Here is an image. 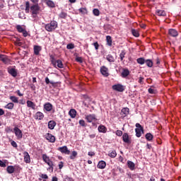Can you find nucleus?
I'll use <instances>...</instances> for the list:
<instances>
[{"instance_id": "nucleus-1", "label": "nucleus", "mask_w": 181, "mask_h": 181, "mask_svg": "<svg viewBox=\"0 0 181 181\" xmlns=\"http://www.w3.org/2000/svg\"><path fill=\"white\" fill-rule=\"evenodd\" d=\"M25 13H29L30 12L32 15V18L35 19V18H37V15L40 13V6L39 4H33L30 6V2L25 1Z\"/></svg>"}, {"instance_id": "nucleus-2", "label": "nucleus", "mask_w": 181, "mask_h": 181, "mask_svg": "<svg viewBox=\"0 0 181 181\" xmlns=\"http://www.w3.org/2000/svg\"><path fill=\"white\" fill-rule=\"evenodd\" d=\"M57 21H50V23L45 25V30H47V32H54V30H56V29H57Z\"/></svg>"}, {"instance_id": "nucleus-3", "label": "nucleus", "mask_w": 181, "mask_h": 181, "mask_svg": "<svg viewBox=\"0 0 181 181\" xmlns=\"http://www.w3.org/2000/svg\"><path fill=\"white\" fill-rule=\"evenodd\" d=\"M135 132L136 136L137 138H141V136H142V134H144V127H142V125H141V124H136Z\"/></svg>"}, {"instance_id": "nucleus-4", "label": "nucleus", "mask_w": 181, "mask_h": 181, "mask_svg": "<svg viewBox=\"0 0 181 181\" xmlns=\"http://www.w3.org/2000/svg\"><path fill=\"white\" fill-rule=\"evenodd\" d=\"M112 88L115 91H118L119 93H123V91H125V86L119 83L113 85Z\"/></svg>"}, {"instance_id": "nucleus-5", "label": "nucleus", "mask_w": 181, "mask_h": 181, "mask_svg": "<svg viewBox=\"0 0 181 181\" xmlns=\"http://www.w3.org/2000/svg\"><path fill=\"white\" fill-rule=\"evenodd\" d=\"M45 139H47V141L51 142V144H54L56 142V136L50 133H47L45 134Z\"/></svg>"}, {"instance_id": "nucleus-6", "label": "nucleus", "mask_w": 181, "mask_h": 181, "mask_svg": "<svg viewBox=\"0 0 181 181\" xmlns=\"http://www.w3.org/2000/svg\"><path fill=\"white\" fill-rule=\"evenodd\" d=\"M0 60L4 63V64H9V63H11V59L5 54H0Z\"/></svg>"}, {"instance_id": "nucleus-7", "label": "nucleus", "mask_w": 181, "mask_h": 181, "mask_svg": "<svg viewBox=\"0 0 181 181\" xmlns=\"http://www.w3.org/2000/svg\"><path fill=\"white\" fill-rule=\"evenodd\" d=\"M85 119H86L87 122L91 123L93 121H97V117L95 115L91 114L86 115Z\"/></svg>"}, {"instance_id": "nucleus-8", "label": "nucleus", "mask_w": 181, "mask_h": 181, "mask_svg": "<svg viewBox=\"0 0 181 181\" xmlns=\"http://www.w3.org/2000/svg\"><path fill=\"white\" fill-rule=\"evenodd\" d=\"M100 73L102 76H104V77H108V76H110V73H108V68L105 66L100 67Z\"/></svg>"}, {"instance_id": "nucleus-9", "label": "nucleus", "mask_w": 181, "mask_h": 181, "mask_svg": "<svg viewBox=\"0 0 181 181\" xmlns=\"http://www.w3.org/2000/svg\"><path fill=\"white\" fill-rule=\"evenodd\" d=\"M42 160H44L48 166H52V163H53V161L50 160V158L47 156V154H42Z\"/></svg>"}, {"instance_id": "nucleus-10", "label": "nucleus", "mask_w": 181, "mask_h": 181, "mask_svg": "<svg viewBox=\"0 0 181 181\" xmlns=\"http://www.w3.org/2000/svg\"><path fill=\"white\" fill-rule=\"evenodd\" d=\"M8 73L11 74L12 77H16V76H18V70L15 69V66L13 68H8Z\"/></svg>"}, {"instance_id": "nucleus-11", "label": "nucleus", "mask_w": 181, "mask_h": 181, "mask_svg": "<svg viewBox=\"0 0 181 181\" xmlns=\"http://www.w3.org/2000/svg\"><path fill=\"white\" fill-rule=\"evenodd\" d=\"M58 151H59V152L62 153H64L65 155H70V150H69L66 146L58 148Z\"/></svg>"}, {"instance_id": "nucleus-12", "label": "nucleus", "mask_w": 181, "mask_h": 181, "mask_svg": "<svg viewBox=\"0 0 181 181\" xmlns=\"http://www.w3.org/2000/svg\"><path fill=\"white\" fill-rule=\"evenodd\" d=\"M14 131V134L16 135V136H17L18 139H21L22 136H23V134H22V131L21 129H19V128L18 127H15L13 129Z\"/></svg>"}, {"instance_id": "nucleus-13", "label": "nucleus", "mask_w": 181, "mask_h": 181, "mask_svg": "<svg viewBox=\"0 0 181 181\" xmlns=\"http://www.w3.org/2000/svg\"><path fill=\"white\" fill-rule=\"evenodd\" d=\"M122 141L125 144H128L129 145L131 144V139H129V135H128L127 133L123 134Z\"/></svg>"}, {"instance_id": "nucleus-14", "label": "nucleus", "mask_w": 181, "mask_h": 181, "mask_svg": "<svg viewBox=\"0 0 181 181\" xmlns=\"http://www.w3.org/2000/svg\"><path fill=\"white\" fill-rule=\"evenodd\" d=\"M34 118L35 119H38L40 121H42V119L45 118V115L41 112H37L34 115Z\"/></svg>"}, {"instance_id": "nucleus-15", "label": "nucleus", "mask_w": 181, "mask_h": 181, "mask_svg": "<svg viewBox=\"0 0 181 181\" xmlns=\"http://www.w3.org/2000/svg\"><path fill=\"white\" fill-rule=\"evenodd\" d=\"M42 1H44L49 8H55L56 6V4H54V2L52 0H42Z\"/></svg>"}, {"instance_id": "nucleus-16", "label": "nucleus", "mask_w": 181, "mask_h": 181, "mask_svg": "<svg viewBox=\"0 0 181 181\" xmlns=\"http://www.w3.org/2000/svg\"><path fill=\"white\" fill-rule=\"evenodd\" d=\"M33 50L34 54H35V56H39V53L42 51V47L39 45H34Z\"/></svg>"}, {"instance_id": "nucleus-17", "label": "nucleus", "mask_w": 181, "mask_h": 181, "mask_svg": "<svg viewBox=\"0 0 181 181\" xmlns=\"http://www.w3.org/2000/svg\"><path fill=\"white\" fill-rule=\"evenodd\" d=\"M24 155V162L25 163H30V156L29 155V153L28 151H25L23 153Z\"/></svg>"}, {"instance_id": "nucleus-18", "label": "nucleus", "mask_w": 181, "mask_h": 181, "mask_svg": "<svg viewBox=\"0 0 181 181\" xmlns=\"http://www.w3.org/2000/svg\"><path fill=\"white\" fill-rule=\"evenodd\" d=\"M168 33L170 36H172L173 37H176L178 36L179 33L175 29H170L168 30Z\"/></svg>"}, {"instance_id": "nucleus-19", "label": "nucleus", "mask_w": 181, "mask_h": 181, "mask_svg": "<svg viewBox=\"0 0 181 181\" xmlns=\"http://www.w3.org/2000/svg\"><path fill=\"white\" fill-rule=\"evenodd\" d=\"M129 69H122V72L121 74V76L123 78H127V77H128L129 74Z\"/></svg>"}, {"instance_id": "nucleus-20", "label": "nucleus", "mask_w": 181, "mask_h": 181, "mask_svg": "<svg viewBox=\"0 0 181 181\" xmlns=\"http://www.w3.org/2000/svg\"><path fill=\"white\" fill-rule=\"evenodd\" d=\"M44 108L45 110L50 112L52 110H53V105H52L50 103H45L44 105Z\"/></svg>"}, {"instance_id": "nucleus-21", "label": "nucleus", "mask_w": 181, "mask_h": 181, "mask_svg": "<svg viewBox=\"0 0 181 181\" xmlns=\"http://www.w3.org/2000/svg\"><path fill=\"white\" fill-rule=\"evenodd\" d=\"M27 107L32 108V110H36V104L32 102V100H27Z\"/></svg>"}, {"instance_id": "nucleus-22", "label": "nucleus", "mask_w": 181, "mask_h": 181, "mask_svg": "<svg viewBox=\"0 0 181 181\" xmlns=\"http://www.w3.org/2000/svg\"><path fill=\"white\" fill-rule=\"evenodd\" d=\"M156 15H157V16H166V11L164 10L157 9L156 11Z\"/></svg>"}, {"instance_id": "nucleus-23", "label": "nucleus", "mask_w": 181, "mask_h": 181, "mask_svg": "<svg viewBox=\"0 0 181 181\" xmlns=\"http://www.w3.org/2000/svg\"><path fill=\"white\" fill-rule=\"evenodd\" d=\"M107 166V163L104 160L99 161L98 164V169H105V167Z\"/></svg>"}, {"instance_id": "nucleus-24", "label": "nucleus", "mask_w": 181, "mask_h": 181, "mask_svg": "<svg viewBox=\"0 0 181 181\" xmlns=\"http://www.w3.org/2000/svg\"><path fill=\"white\" fill-rule=\"evenodd\" d=\"M69 115H70L71 118H76L77 111L75 109H71L69 112Z\"/></svg>"}, {"instance_id": "nucleus-25", "label": "nucleus", "mask_w": 181, "mask_h": 181, "mask_svg": "<svg viewBox=\"0 0 181 181\" xmlns=\"http://www.w3.org/2000/svg\"><path fill=\"white\" fill-rule=\"evenodd\" d=\"M127 166L130 170H135V163L131 160L127 161Z\"/></svg>"}, {"instance_id": "nucleus-26", "label": "nucleus", "mask_w": 181, "mask_h": 181, "mask_svg": "<svg viewBox=\"0 0 181 181\" xmlns=\"http://www.w3.org/2000/svg\"><path fill=\"white\" fill-rule=\"evenodd\" d=\"M98 132H102L103 134H105L107 132V127L105 126L100 124L98 127Z\"/></svg>"}, {"instance_id": "nucleus-27", "label": "nucleus", "mask_w": 181, "mask_h": 181, "mask_svg": "<svg viewBox=\"0 0 181 181\" xmlns=\"http://www.w3.org/2000/svg\"><path fill=\"white\" fill-rule=\"evenodd\" d=\"M106 42L107 46H112V37L110 35H107L106 36Z\"/></svg>"}, {"instance_id": "nucleus-28", "label": "nucleus", "mask_w": 181, "mask_h": 181, "mask_svg": "<svg viewBox=\"0 0 181 181\" xmlns=\"http://www.w3.org/2000/svg\"><path fill=\"white\" fill-rule=\"evenodd\" d=\"M54 127H56V122H54V120H50L48 122V128L49 129H54Z\"/></svg>"}, {"instance_id": "nucleus-29", "label": "nucleus", "mask_w": 181, "mask_h": 181, "mask_svg": "<svg viewBox=\"0 0 181 181\" xmlns=\"http://www.w3.org/2000/svg\"><path fill=\"white\" fill-rule=\"evenodd\" d=\"M129 114V108L128 107H124L122 109V115L124 117H127Z\"/></svg>"}, {"instance_id": "nucleus-30", "label": "nucleus", "mask_w": 181, "mask_h": 181, "mask_svg": "<svg viewBox=\"0 0 181 181\" xmlns=\"http://www.w3.org/2000/svg\"><path fill=\"white\" fill-rule=\"evenodd\" d=\"M106 59L107 62H110V63H114L115 62V59L114 58V56L111 54H107L106 56Z\"/></svg>"}, {"instance_id": "nucleus-31", "label": "nucleus", "mask_w": 181, "mask_h": 181, "mask_svg": "<svg viewBox=\"0 0 181 181\" xmlns=\"http://www.w3.org/2000/svg\"><path fill=\"white\" fill-rule=\"evenodd\" d=\"M144 63L147 67H153V62L152 59H146Z\"/></svg>"}, {"instance_id": "nucleus-32", "label": "nucleus", "mask_w": 181, "mask_h": 181, "mask_svg": "<svg viewBox=\"0 0 181 181\" xmlns=\"http://www.w3.org/2000/svg\"><path fill=\"white\" fill-rule=\"evenodd\" d=\"M6 170L8 173L12 174L15 172V168L13 167V165H9L7 167Z\"/></svg>"}, {"instance_id": "nucleus-33", "label": "nucleus", "mask_w": 181, "mask_h": 181, "mask_svg": "<svg viewBox=\"0 0 181 181\" xmlns=\"http://www.w3.org/2000/svg\"><path fill=\"white\" fill-rule=\"evenodd\" d=\"M146 59H145V58L144 57H140V58H138L136 59V62L138 63V64H145V62H146Z\"/></svg>"}, {"instance_id": "nucleus-34", "label": "nucleus", "mask_w": 181, "mask_h": 181, "mask_svg": "<svg viewBox=\"0 0 181 181\" xmlns=\"http://www.w3.org/2000/svg\"><path fill=\"white\" fill-rule=\"evenodd\" d=\"M125 54H127V52H125V49L122 50L120 54H119V57H120L121 62H124V59L125 57Z\"/></svg>"}, {"instance_id": "nucleus-35", "label": "nucleus", "mask_w": 181, "mask_h": 181, "mask_svg": "<svg viewBox=\"0 0 181 181\" xmlns=\"http://www.w3.org/2000/svg\"><path fill=\"white\" fill-rule=\"evenodd\" d=\"M78 11L80 13H82V15H87V13H88V11L86 8H80Z\"/></svg>"}, {"instance_id": "nucleus-36", "label": "nucleus", "mask_w": 181, "mask_h": 181, "mask_svg": "<svg viewBox=\"0 0 181 181\" xmlns=\"http://www.w3.org/2000/svg\"><path fill=\"white\" fill-rule=\"evenodd\" d=\"M59 18H60L61 19H66L67 18V13H66L64 11H62L59 14Z\"/></svg>"}, {"instance_id": "nucleus-37", "label": "nucleus", "mask_w": 181, "mask_h": 181, "mask_svg": "<svg viewBox=\"0 0 181 181\" xmlns=\"http://www.w3.org/2000/svg\"><path fill=\"white\" fill-rule=\"evenodd\" d=\"M77 151H72L71 156H69L70 159H71L72 160H74V159H76V158H77Z\"/></svg>"}, {"instance_id": "nucleus-38", "label": "nucleus", "mask_w": 181, "mask_h": 181, "mask_svg": "<svg viewBox=\"0 0 181 181\" xmlns=\"http://www.w3.org/2000/svg\"><path fill=\"white\" fill-rule=\"evenodd\" d=\"M146 139H147V141H152L153 139V135H152V134L151 133H147L145 136Z\"/></svg>"}, {"instance_id": "nucleus-39", "label": "nucleus", "mask_w": 181, "mask_h": 181, "mask_svg": "<svg viewBox=\"0 0 181 181\" xmlns=\"http://www.w3.org/2000/svg\"><path fill=\"white\" fill-rule=\"evenodd\" d=\"M45 83L46 84H52V86H54L55 84H57V82H54L53 81H50L48 77L45 78Z\"/></svg>"}, {"instance_id": "nucleus-40", "label": "nucleus", "mask_w": 181, "mask_h": 181, "mask_svg": "<svg viewBox=\"0 0 181 181\" xmlns=\"http://www.w3.org/2000/svg\"><path fill=\"white\" fill-rule=\"evenodd\" d=\"M132 33L135 37H139V32L138 30L132 29Z\"/></svg>"}, {"instance_id": "nucleus-41", "label": "nucleus", "mask_w": 181, "mask_h": 181, "mask_svg": "<svg viewBox=\"0 0 181 181\" xmlns=\"http://www.w3.org/2000/svg\"><path fill=\"white\" fill-rule=\"evenodd\" d=\"M13 107H15V105L13 103H9L5 106V108L7 110H13Z\"/></svg>"}, {"instance_id": "nucleus-42", "label": "nucleus", "mask_w": 181, "mask_h": 181, "mask_svg": "<svg viewBox=\"0 0 181 181\" xmlns=\"http://www.w3.org/2000/svg\"><path fill=\"white\" fill-rule=\"evenodd\" d=\"M10 100L16 104H18V103H19V100L16 96H10Z\"/></svg>"}, {"instance_id": "nucleus-43", "label": "nucleus", "mask_w": 181, "mask_h": 181, "mask_svg": "<svg viewBox=\"0 0 181 181\" xmlns=\"http://www.w3.org/2000/svg\"><path fill=\"white\" fill-rule=\"evenodd\" d=\"M56 66H57L59 69H63V62H62V60L60 59L57 60Z\"/></svg>"}, {"instance_id": "nucleus-44", "label": "nucleus", "mask_w": 181, "mask_h": 181, "mask_svg": "<svg viewBox=\"0 0 181 181\" xmlns=\"http://www.w3.org/2000/svg\"><path fill=\"white\" fill-rule=\"evenodd\" d=\"M49 57H50V60H51L52 64H53V66H54V67H56V62H57V61H56V59L54 58V56L50 55Z\"/></svg>"}, {"instance_id": "nucleus-45", "label": "nucleus", "mask_w": 181, "mask_h": 181, "mask_svg": "<svg viewBox=\"0 0 181 181\" xmlns=\"http://www.w3.org/2000/svg\"><path fill=\"white\" fill-rule=\"evenodd\" d=\"M93 13L95 16H100V10H98V8H94L93 10Z\"/></svg>"}, {"instance_id": "nucleus-46", "label": "nucleus", "mask_w": 181, "mask_h": 181, "mask_svg": "<svg viewBox=\"0 0 181 181\" xmlns=\"http://www.w3.org/2000/svg\"><path fill=\"white\" fill-rule=\"evenodd\" d=\"M110 158H115L117 156V151L115 150L112 151L111 153L108 154Z\"/></svg>"}, {"instance_id": "nucleus-47", "label": "nucleus", "mask_w": 181, "mask_h": 181, "mask_svg": "<svg viewBox=\"0 0 181 181\" xmlns=\"http://www.w3.org/2000/svg\"><path fill=\"white\" fill-rule=\"evenodd\" d=\"M16 29H17L18 32H19V33H23V31L25 30V28H22L21 25H17Z\"/></svg>"}, {"instance_id": "nucleus-48", "label": "nucleus", "mask_w": 181, "mask_h": 181, "mask_svg": "<svg viewBox=\"0 0 181 181\" xmlns=\"http://www.w3.org/2000/svg\"><path fill=\"white\" fill-rule=\"evenodd\" d=\"M148 91L149 94H156V93H157L156 90L153 89L152 88H148Z\"/></svg>"}, {"instance_id": "nucleus-49", "label": "nucleus", "mask_w": 181, "mask_h": 181, "mask_svg": "<svg viewBox=\"0 0 181 181\" xmlns=\"http://www.w3.org/2000/svg\"><path fill=\"white\" fill-rule=\"evenodd\" d=\"M66 49H68V50H71L72 49H74V44L73 43H69L66 45Z\"/></svg>"}, {"instance_id": "nucleus-50", "label": "nucleus", "mask_w": 181, "mask_h": 181, "mask_svg": "<svg viewBox=\"0 0 181 181\" xmlns=\"http://www.w3.org/2000/svg\"><path fill=\"white\" fill-rule=\"evenodd\" d=\"M79 124L81 127H86V121H84V119L79 120Z\"/></svg>"}, {"instance_id": "nucleus-51", "label": "nucleus", "mask_w": 181, "mask_h": 181, "mask_svg": "<svg viewBox=\"0 0 181 181\" xmlns=\"http://www.w3.org/2000/svg\"><path fill=\"white\" fill-rule=\"evenodd\" d=\"M76 62L78 63H83V58L81 57H77L76 58Z\"/></svg>"}, {"instance_id": "nucleus-52", "label": "nucleus", "mask_w": 181, "mask_h": 181, "mask_svg": "<svg viewBox=\"0 0 181 181\" xmlns=\"http://www.w3.org/2000/svg\"><path fill=\"white\" fill-rule=\"evenodd\" d=\"M11 145L13 146V148H18V144L13 140H11Z\"/></svg>"}, {"instance_id": "nucleus-53", "label": "nucleus", "mask_w": 181, "mask_h": 181, "mask_svg": "<svg viewBox=\"0 0 181 181\" xmlns=\"http://www.w3.org/2000/svg\"><path fill=\"white\" fill-rule=\"evenodd\" d=\"M93 46H94L95 50H98V49L100 47V45L98 44V42H94Z\"/></svg>"}, {"instance_id": "nucleus-54", "label": "nucleus", "mask_w": 181, "mask_h": 181, "mask_svg": "<svg viewBox=\"0 0 181 181\" xmlns=\"http://www.w3.org/2000/svg\"><path fill=\"white\" fill-rule=\"evenodd\" d=\"M5 131L7 134H9L13 132V130L9 127H6Z\"/></svg>"}, {"instance_id": "nucleus-55", "label": "nucleus", "mask_w": 181, "mask_h": 181, "mask_svg": "<svg viewBox=\"0 0 181 181\" xmlns=\"http://www.w3.org/2000/svg\"><path fill=\"white\" fill-rule=\"evenodd\" d=\"M18 103L19 104H21V105H25V104H26V100L25 99H21Z\"/></svg>"}, {"instance_id": "nucleus-56", "label": "nucleus", "mask_w": 181, "mask_h": 181, "mask_svg": "<svg viewBox=\"0 0 181 181\" xmlns=\"http://www.w3.org/2000/svg\"><path fill=\"white\" fill-rule=\"evenodd\" d=\"M116 135H117V136H122V131L121 130L116 131Z\"/></svg>"}, {"instance_id": "nucleus-57", "label": "nucleus", "mask_w": 181, "mask_h": 181, "mask_svg": "<svg viewBox=\"0 0 181 181\" xmlns=\"http://www.w3.org/2000/svg\"><path fill=\"white\" fill-rule=\"evenodd\" d=\"M144 78L142 77V76H140L139 78V84H144Z\"/></svg>"}, {"instance_id": "nucleus-58", "label": "nucleus", "mask_w": 181, "mask_h": 181, "mask_svg": "<svg viewBox=\"0 0 181 181\" xmlns=\"http://www.w3.org/2000/svg\"><path fill=\"white\" fill-rule=\"evenodd\" d=\"M0 166L1 168H6V164L4 163L1 160H0Z\"/></svg>"}, {"instance_id": "nucleus-59", "label": "nucleus", "mask_w": 181, "mask_h": 181, "mask_svg": "<svg viewBox=\"0 0 181 181\" xmlns=\"http://www.w3.org/2000/svg\"><path fill=\"white\" fill-rule=\"evenodd\" d=\"M33 5H39V0H30Z\"/></svg>"}, {"instance_id": "nucleus-60", "label": "nucleus", "mask_w": 181, "mask_h": 181, "mask_svg": "<svg viewBox=\"0 0 181 181\" xmlns=\"http://www.w3.org/2000/svg\"><path fill=\"white\" fill-rule=\"evenodd\" d=\"M63 166H64V163H63V161H60L59 163V169H63Z\"/></svg>"}, {"instance_id": "nucleus-61", "label": "nucleus", "mask_w": 181, "mask_h": 181, "mask_svg": "<svg viewBox=\"0 0 181 181\" xmlns=\"http://www.w3.org/2000/svg\"><path fill=\"white\" fill-rule=\"evenodd\" d=\"M40 177H42V179H49V176L46 174H42Z\"/></svg>"}, {"instance_id": "nucleus-62", "label": "nucleus", "mask_w": 181, "mask_h": 181, "mask_svg": "<svg viewBox=\"0 0 181 181\" xmlns=\"http://www.w3.org/2000/svg\"><path fill=\"white\" fill-rule=\"evenodd\" d=\"M22 33H23V36H24V37H28V31H26V30H23Z\"/></svg>"}, {"instance_id": "nucleus-63", "label": "nucleus", "mask_w": 181, "mask_h": 181, "mask_svg": "<svg viewBox=\"0 0 181 181\" xmlns=\"http://www.w3.org/2000/svg\"><path fill=\"white\" fill-rule=\"evenodd\" d=\"M88 156H95V153H94L93 151H90L88 153Z\"/></svg>"}, {"instance_id": "nucleus-64", "label": "nucleus", "mask_w": 181, "mask_h": 181, "mask_svg": "<svg viewBox=\"0 0 181 181\" xmlns=\"http://www.w3.org/2000/svg\"><path fill=\"white\" fill-rule=\"evenodd\" d=\"M64 181H74L73 178L70 177H66L64 178Z\"/></svg>"}]
</instances>
